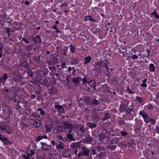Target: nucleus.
<instances>
[{"label":"nucleus","mask_w":159,"mask_h":159,"mask_svg":"<svg viewBox=\"0 0 159 159\" xmlns=\"http://www.w3.org/2000/svg\"><path fill=\"white\" fill-rule=\"evenodd\" d=\"M99 110L98 108H94L92 110V113L93 114L92 116V120L93 121L98 122L100 120V118L98 115V111Z\"/></svg>","instance_id":"1"},{"label":"nucleus","mask_w":159,"mask_h":159,"mask_svg":"<svg viewBox=\"0 0 159 159\" xmlns=\"http://www.w3.org/2000/svg\"><path fill=\"white\" fill-rule=\"evenodd\" d=\"M106 64L105 61H100L96 63L95 64V69L98 72H101L103 67H104L105 64Z\"/></svg>","instance_id":"2"},{"label":"nucleus","mask_w":159,"mask_h":159,"mask_svg":"<svg viewBox=\"0 0 159 159\" xmlns=\"http://www.w3.org/2000/svg\"><path fill=\"white\" fill-rule=\"evenodd\" d=\"M139 114L140 115L142 116L143 118L144 121L146 124L149 123V121L151 117H149L143 111H140L139 112Z\"/></svg>","instance_id":"3"},{"label":"nucleus","mask_w":159,"mask_h":159,"mask_svg":"<svg viewBox=\"0 0 159 159\" xmlns=\"http://www.w3.org/2000/svg\"><path fill=\"white\" fill-rule=\"evenodd\" d=\"M41 148L42 150L45 151H47L49 150L52 148L51 145L47 144L46 143L43 142L41 143Z\"/></svg>","instance_id":"4"},{"label":"nucleus","mask_w":159,"mask_h":159,"mask_svg":"<svg viewBox=\"0 0 159 159\" xmlns=\"http://www.w3.org/2000/svg\"><path fill=\"white\" fill-rule=\"evenodd\" d=\"M63 126V127L64 129L68 128L69 129H72L73 127V125L72 124H70L69 122L67 121L62 122Z\"/></svg>","instance_id":"5"},{"label":"nucleus","mask_w":159,"mask_h":159,"mask_svg":"<svg viewBox=\"0 0 159 159\" xmlns=\"http://www.w3.org/2000/svg\"><path fill=\"white\" fill-rule=\"evenodd\" d=\"M32 40L34 44H40L41 43V40L39 35H37L36 37H32Z\"/></svg>","instance_id":"6"},{"label":"nucleus","mask_w":159,"mask_h":159,"mask_svg":"<svg viewBox=\"0 0 159 159\" xmlns=\"http://www.w3.org/2000/svg\"><path fill=\"white\" fill-rule=\"evenodd\" d=\"M105 61L106 62V64H105V66H104L105 70H104L103 71L105 74L106 76H109L110 75V73L109 70L108 66V65L109 64L107 62V60H106Z\"/></svg>","instance_id":"7"},{"label":"nucleus","mask_w":159,"mask_h":159,"mask_svg":"<svg viewBox=\"0 0 159 159\" xmlns=\"http://www.w3.org/2000/svg\"><path fill=\"white\" fill-rule=\"evenodd\" d=\"M55 104H57L55 106V108L57 109L59 112L64 113V110L63 107L61 105H58L57 102H55Z\"/></svg>","instance_id":"8"},{"label":"nucleus","mask_w":159,"mask_h":159,"mask_svg":"<svg viewBox=\"0 0 159 159\" xmlns=\"http://www.w3.org/2000/svg\"><path fill=\"white\" fill-rule=\"evenodd\" d=\"M84 131L85 130L84 127H81L79 129V128H78L76 132L78 135L81 136L83 135Z\"/></svg>","instance_id":"9"},{"label":"nucleus","mask_w":159,"mask_h":159,"mask_svg":"<svg viewBox=\"0 0 159 159\" xmlns=\"http://www.w3.org/2000/svg\"><path fill=\"white\" fill-rule=\"evenodd\" d=\"M80 142L72 143L70 145L71 147L72 148H79L81 147Z\"/></svg>","instance_id":"10"},{"label":"nucleus","mask_w":159,"mask_h":159,"mask_svg":"<svg viewBox=\"0 0 159 159\" xmlns=\"http://www.w3.org/2000/svg\"><path fill=\"white\" fill-rule=\"evenodd\" d=\"M49 93L50 94H56L57 93V89L55 88L51 87V88L49 87Z\"/></svg>","instance_id":"11"},{"label":"nucleus","mask_w":159,"mask_h":159,"mask_svg":"<svg viewBox=\"0 0 159 159\" xmlns=\"http://www.w3.org/2000/svg\"><path fill=\"white\" fill-rule=\"evenodd\" d=\"M87 135L88 137L84 139V141L85 142L90 143L93 141L94 139L92 137H89V134H88Z\"/></svg>","instance_id":"12"},{"label":"nucleus","mask_w":159,"mask_h":159,"mask_svg":"<svg viewBox=\"0 0 159 159\" xmlns=\"http://www.w3.org/2000/svg\"><path fill=\"white\" fill-rule=\"evenodd\" d=\"M66 138L69 140L71 142L72 141H75V139L74 138L73 135L71 134H67L66 133Z\"/></svg>","instance_id":"13"},{"label":"nucleus","mask_w":159,"mask_h":159,"mask_svg":"<svg viewBox=\"0 0 159 159\" xmlns=\"http://www.w3.org/2000/svg\"><path fill=\"white\" fill-rule=\"evenodd\" d=\"M99 102L98 100L94 98L91 99L90 105L94 106H97L99 105Z\"/></svg>","instance_id":"14"},{"label":"nucleus","mask_w":159,"mask_h":159,"mask_svg":"<svg viewBox=\"0 0 159 159\" xmlns=\"http://www.w3.org/2000/svg\"><path fill=\"white\" fill-rule=\"evenodd\" d=\"M0 130H5L4 132L9 133L8 132V130H9V128L6 125L0 126Z\"/></svg>","instance_id":"15"},{"label":"nucleus","mask_w":159,"mask_h":159,"mask_svg":"<svg viewBox=\"0 0 159 159\" xmlns=\"http://www.w3.org/2000/svg\"><path fill=\"white\" fill-rule=\"evenodd\" d=\"M41 121L40 120H37L33 124V126L36 128L39 127L41 126Z\"/></svg>","instance_id":"16"},{"label":"nucleus","mask_w":159,"mask_h":159,"mask_svg":"<svg viewBox=\"0 0 159 159\" xmlns=\"http://www.w3.org/2000/svg\"><path fill=\"white\" fill-rule=\"evenodd\" d=\"M84 100L86 104L89 105H90L91 99L89 97L86 96L84 98Z\"/></svg>","instance_id":"17"},{"label":"nucleus","mask_w":159,"mask_h":159,"mask_svg":"<svg viewBox=\"0 0 159 159\" xmlns=\"http://www.w3.org/2000/svg\"><path fill=\"white\" fill-rule=\"evenodd\" d=\"M110 116L109 113L108 112H107L105 113L104 116L102 118V120L103 121H105L110 119Z\"/></svg>","instance_id":"18"},{"label":"nucleus","mask_w":159,"mask_h":159,"mask_svg":"<svg viewBox=\"0 0 159 159\" xmlns=\"http://www.w3.org/2000/svg\"><path fill=\"white\" fill-rule=\"evenodd\" d=\"M90 149H87L85 150H82L81 151L83 155L87 156L89 154Z\"/></svg>","instance_id":"19"},{"label":"nucleus","mask_w":159,"mask_h":159,"mask_svg":"<svg viewBox=\"0 0 159 159\" xmlns=\"http://www.w3.org/2000/svg\"><path fill=\"white\" fill-rule=\"evenodd\" d=\"M107 148L111 150H113L116 149V146L115 145L112 144L111 143L108 144L106 146Z\"/></svg>","instance_id":"20"},{"label":"nucleus","mask_w":159,"mask_h":159,"mask_svg":"<svg viewBox=\"0 0 159 159\" xmlns=\"http://www.w3.org/2000/svg\"><path fill=\"white\" fill-rule=\"evenodd\" d=\"M87 126L91 129H93L95 128L97 125L95 124H93L91 122H88L87 123Z\"/></svg>","instance_id":"21"},{"label":"nucleus","mask_w":159,"mask_h":159,"mask_svg":"<svg viewBox=\"0 0 159 159\" xmlns=\"http://www.w3.org/2000/svg\"><path fill=\"white\" fill-rule=\"evenodd\" d=\"M85 20H90L92 22H95V20L91 17V16H87L85 17Z\"/></svg>","instance_id":"22"},{"label":"nucleus","mask_w":159,"mask_h":159,"mask_svg":"<svg viewBox=\"0 0 159 159\" xmlns=\"http://www.w3.org/2000/svg\"><path fill=\"white\" fill-rule=\"evenodd\" d=\"M149 70L151 72H154L155 71V67L153 64L151 63L149 65Z\"/></svg>","instance_id":"23"},{"label":"nucleus","mask_w":159,"mask_h":159,"mask_svg":"<svg viewBox=\"0 0 159 159\" xmlns=\"http://www.w3.org/2000/svg\"><path fill=\"white\" fill-rule=\"evenodd\" d=\"M134 106L132 105H130L129 107L126 110V112L127 113L130 114L131 112L133 111Z\"/></svg>","instance_id":"24"},{"label":"nucleus","mask_w":159,"mask_h":159,"mask_svg":"<svg viewBox=\"0 0 159 159\" xmlns=\"http://www.w3.org/2000/svg\"><path fill=\"white\" fill-rule=\"evenodd\" d=\"M8 78V76L6 73H4L2 78H0V80H2L3 82H5Z\"/></svg>","instance_id":"25"},{"label":"nucleus","mask_w":159,"mask_h":159,"mask_svg":"<svg viewBox=\"0 0 159 159\" xmlns=\"http://www.w3.org/2000/svg\"><path fill=\"white\" fill-rule=\"evenodd\" d=\"M68 70L70 73H71L72 74H74V72L75 70V67H68Z\"/></svg>","instance_id":"26"},{"label":"nucleus","mask_w":159,"mask_h":159,"mask_svg":"<svg viewBox=\"0 0 159 159\" xmlns=\"http://www.w3.org/2000/svg\"><path fill=\"white\" fill-rule=\"evenodd\" d=\"M118 125L119 126L126 125L125 122L123 120H119L118 122Z\"/></svg>","instance_id":"27"},{"label":"nucleus","mask_w":159,"mask_h":159,"mask_svg":"<svg viewBox=\"0 0 159 159\" xmlns=\"http://www.w3.org/2000/svg\"><path fill=\"white\" fill-rule=\"evenodd\" d=\"M91 60V57H90L88 56L84 58V63L87 64L89 63Z\"/></svg>","instance_id":"28"},{"label":"nucleus","mask_w":159,"mask_h":159,"mask_svg":"<svg viewBox=\"0 0 159 159\" xmlns=\"http://www.w3.org/2000/svg\"><path fill=\"white\" fill-rule=\"evenodd\" d=\"M99 140L101 141L104 139L105 138V136L103 134H100L98 135Z\"/></svg>","instance_id":"29"},{"label":"nucleus","mask_w":159,"mask_h":159,"mask_svg":"<svg viewBox=\"0 0 159 159\" xmlns=\"http://www.w3.org/2000/svg\"><path fill=\"white\" fill-rule=\"evenodd\" d=\"M26 50L28 51L32 50L33 49V46L31 45H27L25 48Z\"/></svg>","instance_id":"30"},{"label":"nucleus","mask_w":159,"mask_h":159,"mask_svg":"<svg viewBox=\"0 0 159 159\" xmlns=\"http://www.w3.org/2000/svg\"><path fill=\"white\" fill-rule=\"evenodd\" d=\"M46 131L48 133L52 131V128L50 125H48L46 126Z\"/></svg>","instance_id":"31"},{"label":"nucleus","mask_w":159,"mask_h":159,"mask_svg":"<svg viewBox=\"0 0 159 159\" xmlns=\"http://www.w3.org/2000/svg\"><path fill=\"white\" fill-rule=\"evenodd\" d=\"M78 60L76 58H73L71 60V62L73 64H77L78 62Z\"/></svg>","instance_id":"32"},{"label":"nucleus","mask_w":159,"mask_h":159,"mask_svg":"<svg viewBox=\"0 0 159 159\" xmlns=\"http://www.w3.org/2000/svg\"><path fill=\"white\" fill-rule=\"evenodd\" d=\"M118 142L117 139L114 138L111 141L110 143L112 144L115 145Z\"/></svg>","instance_id":"33"},{"label":"nucleus","mask_w":159,"mask_h":159,"mask_svg":"<svg viewBox=\"0 0 159 159\" xmlns=\"http://www.w3.org/2000/svg\"><path fill=\"white\" fill-rule=\"evenodd\" d=\"M126 107V105L125 103H122L120 106V109L121 111L125 110Z\"/></svg>","instance_id":"34"},{"label":"nucleus","mask_w":159,"mask_h":159,"mask_svg":"<svg viewBox=\"0 0 159 159\" xmlns=\"http://www.w3.org/2000/svg\"><path fill=\"white\" fill-rule=\"evenodd\" d=\"M73 82L75 84H77L79 81V77L74 78L72 79Z\"/></svg>","instance_id":"35"},{"label":"nucleus","mask_w":159,"mask_h":159,"mask_svg":"<svg viewBox=\"0 0 159 159\" xmlns=\"http://www.w3.org/2000/svg\"><path fill=\"white\" fill-rule=\"evenodd\" d=\"M3 143L6 144H11V141H9L8 139L6 138L4 140H3Z\"/></svg>","instance_id":"36"},{"label":"nucleus","mask_w":159,"mask_h":159,"mask_svg":"<svg viewBox=\"0 0 159 159\" xmlns=\"http://www.w3.org/2000/svg\"><path fill=\"white\" fill-rule=\"evenodd\" d=\"M5 28L6 29L7 33V34L8 36H9L10 35V32H14V31H13L10 28Z\"/></svg>","instance_id":"37"},{"label":"nucleus","mask_w":159,"mask_h":159,"mask_svg":"<svg viewBox=\"0 0 159 159\" xmlns=\"http://www.w3.org/2000/svg\"><path fill=\"white\" fill-rule=\"evenodd\" d=\"M37 110L39 111H40V114L42 116H44L45 115V112L43 111V110L42 109L39 108H38Z\"/></svg>","instance_id":"38"},{"label":"nucleus","mask_w":159,"mask_h":159,"mask_svg":"<svg viewBox=\"0 0 159 159\" xmlns=\"http://www.w3.org/2000/svg\"><path fill=\"white\" fill-rule=\"evenodd\" d=\"M56 148L58 149H63L64 148V145H61L60 144H58L56 145Z\"/></svg>","instance_id":"39"},{"label":"nucleus","mask_w":159,"mask_h":159,"mask_svg":"<svg viewBox=\"0 0 159 159\" xmlns=\"http://www.w3.org/2000/svg\"><path fill=\"white\" fill-rule=\"evenodd\" d=\"M69 47L70 51L72 52H74L75 50V47L72 44H70Z\"/></svg>","instance_id":"40"},{"label":"nucleus","mask_w":159,"mask_h":159,"mask_svg":"<svg viewBox=\"0 0 159 159\" xmlns=\"http://www.w3.org/2000/svg\"><path fill=\"white\" fill-rule=\"evenodd\" d=\"M136 99L139 102H140V103H142L143 101V100L141 97L138 96L136 97Z\"/></svg>","instance_id":"41"},{"label":"nucleus","mask_w":159,"mask_h":159,"mask_svg":"<svg viewBox=\"0 0 159 159\" xmlns=\"http://www.w3.org/2000/svg\"><path fill=\"white\" fill-rule=\"evenodd\" d=\"M96 148L98 151H102L104 149V147H102L100 146H97L96 147Z\"/></svg>","instance_id":"42"},{"label":"nucleus","mask_w":159,"mask_h":159,"mask_svg":"<svg viewBox=\"0 0 159 159\" xmlns=\"http://www.w3.org/2000/svg\"><path fill=\"white\" fill-rule=\"evenodd\" d=\"M67 52L65 49H61V53L63 55H66Z\"/></svg>","instance_id":"43"},{"label":"nucleus","mask_w":159,"mask_h":159,"mask_svg":"<svg viewBox=\"0 0 159 159\" xmlns=\"http://www.w3.org/2000/svg\"><path fill=\"white\" fill-rule=\"evenodd\" d=\"M104 152H100L98 155V156L101 159H102L104 156Z\"/></svg>","instance_id":"44"},{"label":"nucleus","mask_w":159,"mask_h":159,"mask_svg":"<svg viewBox=\"0 0 159 159\" xmlns=\"http://www.w3.org/2000/svg\"><path fill=\"white\" fill-rule=\"evenodd\" d=\"M156 121L155 120L151 118L149 121V123H150L152 125H153L155 124Z\"/></svg>","instance_id":"45"},{"label":"nucleus","mask_w":159,"mask_h":159,"mask_svg":"<svg viewBox=\"0 0 159 159\" xmlns=\"http://www.w3.org/2000/svg\"><path fill=\"white\" fill-rule=\"evenodd\" d=\"M127 91L129 93L131 94H133L134 93V92L132 91L129 88H128L127 89Z\"/></svg>","instance_id":"46"},{"label":"nucleus","mask_w":159,"mask_h":159,"mask_svg":"<svg viewBox=\"0 0 159 159\" xmlns=\"http://www.w3.org/2000/svg\"><path fill=\"white\" fill-rule=\"evenodd\" d=\"M121 135L124 137L126 136L128 134V133L124 131H121Z\"/></svg>","instance_id":"47"},{"label":"nucleus","mask_w":159,"mask_h":159,"mask_svg":"<svg viewBox=\"0 0 159 159\" xmlns=\"http://www.w3.org/2000/svg\"><path fill=\"white\" fill-rule=\"evenodd\" d=\"M130 57L133 60H135L138 58V56L136 55H133Z\"/></svg>","instance_id":"48"},{"label":"nucleus","mask_w":159,"mask_h":159,"mask_svg":"<svg viewBox=\"0 0 159 159\" xmlns=\"http://www.w3.org/2000/svg\"><path fill=\"white\" fill-rule=\"evenodd\" d=\"M155 130L156 132L159 134V126H157L156 127Z\"/></svg>","instance_id":"49"},{"label":"nucleus","mask_w":159,"mask_h":159,"mask_svg":"<svg viewBox=\"0 0 159 159\" xmlns=\"http://www.w3.org/2000/svg\"><path fill=\"white\" fill-rule=\"evenodd\" d=\"M81 80L83 81L84 83H86L87 82V80H86V78L84 77L83 78H81Z\"/></svg>","instance_id":"50"},{"label":"nucleus","mask_w":159,"mask_h":159,"mask_svg":"<svg viewBox=\"0 0 159 159\" xmlns=\"http://www.w3.org/2000/svg\"><path fill=\"white\" fill-rule=\"evenodd\" d=\"M23 156L25 159H30V157L27 154H26V155H24Z\"/></svg>","instance_id":"51"},{"label":"nucleus","mask_w":159,"mask_h":159,"mask_svg":"<svg viewBox=\"0 0 159 159\" xmlns=\"http://www.w3.org/2000/svg\"><path fill=\"white\" fill-rule=\"evenodd\" d=\"M57 139L58 140H62L63 139V138L60 135H58L57 137Z\"/></svg>","instance_id":"52"},{"label":"nucleus","mask_w":159,"mask_h":159,"mask_svg":"<svg viewBox=\"0 0 159 159\" xmlns=\"http://www.w3.org/2000/svg\"><path fill=\"white\" fill-rule=\"evenodd\" d=\"M37 159H44L45 157L42 156H37Z\"/></svg>","instance_id":"53"},{"label":"nucleus","mask_w":159,"mask_h":159,"mask_svg":"<svg viewBox=\"0 0 159 159\" xmlns=\"http://www.w3.org/2000/svg\"><path fill=\"white\" fill-rule=\"evenodd\" d=\"M66 66L65 63V62H62L61 64V68H65Z\"/></svg>","instance_id":"54"},{"label":"nucleus","mask_w":159,"mask_h":159,"mask_svg":"<svg viewBox=\"0 0 159 159\" xmlns=\"http://www.w3.org/2000/svg\"><path fill=\"white\" fill-rule=\"evenodd\" d=\"M41 139H42L41 136H39L36 139V140L37 141H39Z\"/></svg>","instance_id":"55"},{"label":"nucleus","mask_w":159,"mask_h":159,"mask_svg":"<svg viewBox=\"0 0 159 159\" xmlns=\"http://www.w3.org/2000/svg\"><path fill=\"white\" fill-rule=\"evenodd\" d=\"M141 86L142 87L146 88L147 87V84L146 83H143L141 84Z\"/></svg>","instance_id":"56"},{"label":"nucleus","mask_w":159,"mask_h":159,"mask_svg":"<svg viewBox=\"0 0 159 159\" xmlns=\"http://www.w3.org/2000/svg\"><path fill=\"white\" fill-rule=\"evenodd\" d=\"M67 6V4H66V3L64 2L61 5V7H66Z\"/></svg>","instance_id":"57"},{"label":"nucleus","mask_w":159,"mask_h":159,"mask_svg":"<svg viewBox=\"0 0 159 159\" xmlns=\"http://www.w3.org/2000/svg\"><path fill=\"white\" fill-rule=\"evenodd\" d=\"M91 151L92 152L93 154L95 155L96 154V151L94 149H92L91 150Z\"/></svg>","instance_id":"58"},{"label":"nucleus","mask_w":159,"mask_h":159,"mask_svg":"<svg viewBox=\"0 0 159 159\" xmlns=\"http://www.w3.org/2000/svg\"><path fill=\"white\" fill-rule=\"evenodd\" d=\"M22 40L24 41L26 43H30V42H29L27 39H25V38H23L22 39Z\"/></svg>","instance_id":"59"},{"label":"nucleus","mask_w":159,"mask_h":159,"mask_svg":"<svg viewBox=\"0 0 159 159\" xmlns=\"http://www.w3.org/2000/svg\"><path fill=\"white\" fill-rule=\"evenodd\" d=\"M83 155V154H82V152H79L77 154L78 157L79 158L82 156Z\"/></svg>","instance_id":"60"},{"label":"nucleus","mask_w":159,"mask_h":159,"mask_svg":"<svg viewBox=\"0 0 159 159\" xmlns=\"http://www.w3.org/2000/svg\"><path fill=\"white\" fill-rule=\"evenodd\" d=\"M148 107L149 109H151L153 108V107L152 105H150L148 106Z\"/></svg>","instance_id":"61"},{"label":"nucleus","mask_w":159,"mask_h":159,"mask_svg":"<svg viewBox=\"0 0 159 159\" xmlns=\"http://www.w3.org/2000/svg\"><path fill=\"white\" fill-rule=\"evenodd\" d=\"M156 12L155 11V10L153 11L151 13V15H154V16L156 14Z\"/></svg>","instance_id":"62"},{"label":"nucleus","mask_w":159,"mask_h":159,"mask_svg":"<svg viewBox=\"0 0 159 159\" xmlns=\"http://www.w3.org/2000/svg\"><path fill=\"white\" fill-rule=\"evenodd\" d=\"M154 16L156 18L159 19V16L157 14V13H156Z\"/></svg>","instance_id":"63"},{"label":"nucleus","mask_w":159,"mask_h":159,"mask_svg":"<svg viewBox=\"0 0 159 159\" xmlns=\"http://www.w3.org/2000/svg\"><path fill=\"white\" fill-rule=\"evenodd\" d=\"M31 97L32 99H34L36 97V95L35 94H33L31 96Z\"/></svg>","instance_id":"64"}]
</instances>
